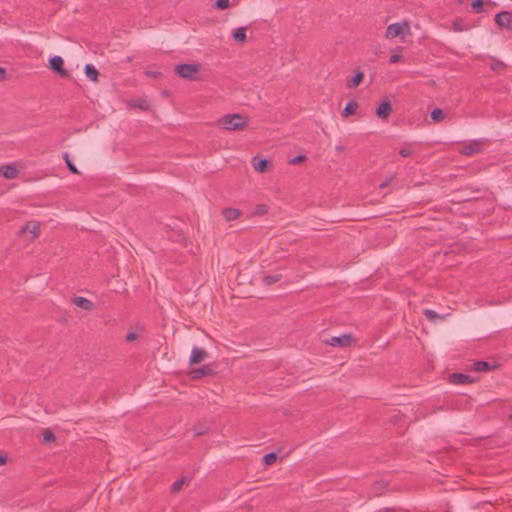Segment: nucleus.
Here are the masks:
<instances>
[{
  "label": "nucleus",
  "mask_w": 512,
  "mask_h": 512,
  "mask_svg": "<svg viewBox=\"0 0 512 512\" xmlns=\"http://www.w3.org/2000/svg\"><path fill=\"white\" fill-rule=\"evenodd\" d=\"M380 512H394V511L391 508H385L384 510H382Z\"/></svg>",
  "instance_id": "79ce46f5"
},
{
  "label": "nucleus",
  "mask_w": 512,
  "mask_h": 512,
  "mask_svg": "<svg viewBox=\"0 0 512 512\" xmlns=\"http://www.w3.org/2000/svg\"><path fill=\"white\" fill-rule=\"evenodd\" d=\"M482 145L479 142H472L462 146L461 153L466 156H471L481 152Z\"/></svg>",
  "instance_id": "4468645a"
},
{
  "label": "nucleus",
  "mask_w": 512,
  "mask_h": 512,
  "mask_svg": "<svg viewBox=\"0 0 512 512\" xmlns=\"http://www.w3.org/2000/svg\"><path fill=\"white\" fill-rule=\"evenodd\" d=\"M214 374V370L210 365H203L200 368H194L189 371V376L192 380L201 379L204 376H211Z\"/></svg>",
  "instance_id": "0eeeda50"
},
{
  "label": "nucleus",
  "mask_w": 512,
  "mask_h": 512,
  "mask_svg": "<svg viewBox=\"0 0 512 512\" xmlns=\"http://www.w3.org/2000/svg\"><path fill=\"white\" fill-rule=\"evenodd\" d=\"M146 106H147V103L145 101H143V103L139 104V107L141 109H146Z\"/></svg>",
  "instance_id": "a19ab883"
},
{
  "label": "nucleus",
  "mask_w": 512,
  "mask_h": 512,
  "mask_svg": "<svg viewBox=\"0 0 512 512\" xmlns=\"http://www.w3.org/2000/svg\"><path fill=\"white\" fill-rule=\"evenodd\" d=\"M410 25L407 21L403 23H393L387 27L385 37L388 39H393L396 37H403L405 35H410Z\"/></svg>",
  "instance_id": "7ed1b4c3"
},
{
  "label": "nucleus",
  "mask_w": 512,
  "mask_h": 512,
  "mask_svg": "<svg viewBox=\"0 0 512 512\" xmlns=\"http://www.w3.org/2000/svg\"><path fill=\"white\" fill-rule=\"evenodd\" d=\"M268 165L269 161L266 159H258L257 157L253 158V167L259 173L265 172Z\"/></svg>",
  "instance_id": "aec40b11"
},
{
  "label": "nucleus",
  "mask_w": 512,
  "mask_h": 512,
  "mask_svg": "<svg viewBox=\"0 0 512 512\" xmlns=\"http://www.w3.org/2000/svg\"><path fill=\"white\" fill-rule=\"evenodd\" d=\"M277 460V454L274 452L268 453L263 457V463L266 466L272 465Z\"/></svg>",
  "instance_id": "a878e982"
},
{
  "label": "nucleus",
  "mask_w": 512,
  "mask_h": 512,
  "mask_svg": "<svg viewBox=\"0 0 512 512\" xmlns=\"http://www.w3.org/2000/svg\"><path fill=\"white\" fill-rule=\"evenodd\" d=\"M223 218L229 222L240 216V211L236 208H224L221 212Z\"/></svg>",
  "instance_id": "a211bd4d"
},
{
  "label": "nucleus",
  "mask_w": 512,
  "mask_h": 512,
  "mask_svg": "<svg viewBox=\"0 0 512 512\" xmlns=\"http://www.w3.org/2000/svg\"><path fill=\"white\" fill-rule=\"evenodd\" d=\"M200 68L201 65L199 63L179 64L175 66L174 71L179 77L183 79L198 81L201 80V78L198 76Z\"/></svg>",
  "instance_id": "f03ea898"
},
{
  "label": "nucleus",
  "mask_w": 512,
  "mask_h": 512,
  "mask_svg": "<svg viewBox=\"0 0 512 512\" xmlns=\"http://www.w3.org/2000/svg\"><path fill=\"white\" fill-rule=\"evenodd\" d=\"M510 419L512 420V412H511V415H510Z\"/></svg>",
  "instance_id": "a18cd8bd"
},
{
  "label": "nucleus",
  "mask_w": 512,
  "mask_h": 512,
  "mask_svg": "<svg viewBox=\"0 0 512 512\" xmlns=\"http://www.w3.org/2000/svg\"><path fill=\"white\" fill-rule=\"evenodd\" d=\"M41 224L38 221H32L27 223L25 226H23L20 229V233L30 232L33 236L32 239H36L38 237L39 231H40Z\"/></svg>",
  "instance_id": "ddd939ff"
},
{
  "label": "nucleus",
  "mask_w": 512,
  "mask_h": 512,
  "mask_svg": "<svg viewBox=\"0 0 512 512\" xmlns=\"http://www.w3.org/2000/svg\"><path fill=\"white\" fill-rule=\"evenodd\" d=\"M184 483H185V478L176 480L171 487V492L178 493L182 489Z\"/></svg>",
  "instance_id": "c85d7f7f"
},
{
  "label": "nucleus",
  "mask_w": 512,
  "mask_h": 512,
  "mask_svg": "<svg viewBox=\"0 0 512 512\" xmlns=\"http://www.w3.org/2000/svg\"><path fill=\"white\" fill-rule=\"evenodd\" d=\"M392 105L390 100L384 99L383 102L376 108L375 114L380 119H387L392 113Z\"/></svg>",
  "instance_id": "9d476101"
},
{
  "label": "nucleus",
  "mask_w": 512,
  "mask_h": 512,
  "mask_svg": "<svg viewBox=\"0 0 512 512\" xmlns=\"http://www.w3.org/2000/svg\"><path fill=\"white\" fill-rule=\"evenodd\" d=\"M218 123L229 131H241L248 125L247 118L241 114H226L218 120Z\"/></svg>",
  "instance_id": "f257e3e1"
},
{
  "label": "nucleus",
  "mask_w": 512,
  "mask_h": 512,
  "mask_svg": "<svg viewBox=\"0 0 512 512\" xmlns=\"http://www.w3.org/2000/svg\"><path fill=\"white\" fill-rule=\"evenodd\" d=\"M358 107L359 105L356 101H349L342 111V116L348 117L350 115H353L357 111Z\"/></svg>",
  "instance_id": "4be33fe9"
},
{
  "label": "nucleus",
  "mask_w": 512,
  "mask_h": 512,
  "mask_svg": "<svg viewBox=\"0 0 512 512\" xmlns=\"http://www.w3.org/2000/svg\"><path fill=\"white\" fill-rule=\"evenodd\" d=\"M146 75L153 77V78H158L161 76V73L157 72V71H147Z\"/></svg>",
  "instance_id": "c9c22d12"
},
{
  "label": "nucleus",
  "mask_w": 512,
  "mask_h": 512,
  "mask_svg": "<svg viewBox=\"0 0 512 512\" xmlns=\"http://www.w3.org/2000/svg\"><path fill=\"white\" fill-rule=\"evenodd\" d=\"M402 50H403V48L401 46H398L394 50L391 51V55H390V59H389L390 63L395 64L401 60Z\"/></svg>",
  "instance_id": "5701e85b"
},
{
  "label": "nucleus",
  "mask_w": 512,
  "mask_h": 512,
  "mask_svg": "<svg viewBox=\"0 0 512 512\" xmlns=\"http://www.w3.org/2000/svg\"><path fill=\"white\" fill-rule=\"evenodd\" d=\"M504 63L501 61H496L494 64L491 65L492 70H499L504 68Z\"/></svg>",
  "instance_id": "f704fd0d"
},
{
  "label": "nucleus",
  "mask_w": 512,
  "mask_h": 512,
  "mask_svg": "<svg viewBox=\"0 0 512 512\" xmlns=\"http://www.w3.org/2000/svg\"><path fill=\"white\" fill-rule=\"evenodd\" d=\"M325 342L333 347H349L353 343V337L351 334H343L340 336H333Z\"/></svg>",
  "instance_id": "20e7f679"
},
{
  "label": "nucleus",
  "mask_w": 512,
  "mask_h": 512,
  "mask_svg": "<svg viewBox=\"0 0 512 512\" xmlns=\"http://www.w3.org/2000/svg\"><path fill=\"white\" fill-rule=\"evenodd\" d=\"M246 30H247L246 27L236 28L232 33V37H233L234 41L237 43H240V44L245 43L247 40Z\"/></svg>",
  "instance_id": "f3484780"
},
{
  "label": "nucleus",
  "mask_w": 512,
  "mask_h": 512,
  "mask_svg": "<svg viewBox=\"0 0 512 512\" xmlns=\"http://www.w3.org/2000/svg\"><path fill=\"white\" fill-rule=\"evenodd\" d=\"M282 279V275L279 273L273 274V275H267L263 277V283L265 285H272Z\"/></svg>",
  "instance_id": "b1692460"
},
{
  "label": "nucleus",
  "mask_w": 512,
  "mask_h": 512,
  "mask_svg": "<svg viewBox=\"0 0 512 512\" xmlns=\"http://www.w3.org/2000/svg\"><path fill=\"white\" fill-rule=\"evenodd\" d=\"M63 158H64L66 165H67L68 169L70 170V172L73 174H79L77 167L70 160L69 154L64 153Z\"/></svg>",
  "instance_id": "393cba45"
},
{
  "label": "nucleus",
  "mask_w": 512,
  "mask_h": 512,
  "mask_svg": "<svg viewBox=\"0 0 512 512\" xmlns=\"http://www.w3.org/2000/svg\"><path fill=\"white\" fill-rule=\"evenodd\" d=\"M363 79L364 73L362 71H357L355 75L347 81L346 86L348 89L356 88L361 84Z\"/></svg>",
  "instance_id": "dca6fc26"
},
{
  "label": "nucleus",
  "mask_w": 512,
  "mask_h": 512,
  "mask_svg": "<svg viewBox=\"0 0 512 512\" xmlns=\"http://www.w3.org/2000/svg\"><path fill=\"white\" fill-rule=\"evenodd\" d=\"M203 434H204V432H203V431H196V432H195V436H200V435H203Z\"/></svg>",
  "instance_id": "37998d69"
},
{
  "label": "nucleus",
  "mask_w": 512,
  "mask_h": 512,
  "mask_svg": "<svg viewBox=\"0 0 512 512\" xmlns=\"http://www.w3.org/2000/svg\"><path fill=\"white\" fill-rule=\"evenodd\" d=\"M7 462V456L0 455V465H4Z\"/></svg>",
  "instance_id": "ea45409f"
},
{
  "label": "nucleus",
  "mask_w": 512,
  "mask_h": 512,
  "mask_svg": "<svg viewBox=\"0 0 512 512\" xmlns=\"http://www.w3.org/2000/svg\"><path fill=\"white\" fill-rule=\"evenodd\" d=\"M452 29L455 32H463L470 29V25L466 23L463 19L458 18L455 19L452 23Z\"/></svg>",
  "instance_id": "6ab92c4d"
},
{
  "label": "nucleus",
  "mask_w": 512,
  "mask_h": 512,
  "mask_svg": "<svg viewBox=\"0 0 512 512\" xmlns=\"http://www.w3.org/2000/svg\"><path fill=\"white\" fill-rule=\"evenodd\" d=\"M71 301L74 305L86 311H91L95 307L92 301L82 296H74Z\"/></svg>",
  "instance_id": "9b49d317"
},
{
  "label": "nucleus",
  "mask_w": 512,
  "mask_h": 512,
  "mask_svg": "<svg viewBox=\"0 0 512 512\" xmlns=\"http://www.w3.org/2000/svg\"><path fill=\"white\" fill-rule=\"evenodd\" d=\"M0 174L4 178L11 180L18 177L19 170L15 166L7 164L0 167Z\"/></svg>",
  "instance_id": "f8f14e48"
},
{
  "label": "nucleus",
  "mask_w": 512,
  "mask_h": 512,
  "mask_svg": "<svg viewBox=\"0 0 512 512\" xmlns=\"http://www.w3.org/2000/svg\"><path fill=\"white\" fill-rule=\"evenodd\" d=\"M208 357V352L204 348L193 347L189 358V364L195 365L204 361Z\"/></svg>",
  "instance_id": "6e6552de"
},
{
  "label": "nucleus",
  "mask_w": 512,
  "mask_h": 512,
  "mask_svg": "<svg viewBox=\"0 0 512 512\" xmlns=\"http://www.w3.org/2000/svg\"><path fill=\"white\" fill-rule=\"evenodd\" d=\"M138 339V334L135 332H128L126 335V341L132 342Z\"/></svg>",
  "instance_id": "72a5a7b5"
},
{
  "label": "nucleus",
  "mask_w": 512,
  "mask_h": 512,
  "mask_svg": "<svg viewBox=\"0 0 512 512\" xmlns=\"http://www.w3.org/2000/svg\"><path fill=\"white\" fill-rule=\"evenodd\" d=\"M375 485H379V486L383 487V484L381 482H375Z\"/></svg>",
  "instance_id": "c03bdc74"
},
{
  "label": "nucleus",
  "mask_w": 512,
  "mask_h": 512,
  "mask_svg": "<svg viewBox=\"0 0 512 512\" xmlns=\"http://www.w3.org/2000/svg\"><path fill=\"white\" fill-rule=\"evenodd\" d=\"M495 23L500 28L512 29V13L509 11H502L495 15Z\"/></svg>",
  "instance_id": "423d86ee"
},
{
  "label": "nucleus",
  "mask_w": 512,
  "mask_h": 512,
  "mask_svg": "<svg viewBox=\"0 0 512 512\" xmlns=\"http://www.w3.org/2000/svg\"><path fill=\"white\" fill-rule=\"evenodd\" d=\"M449 381L452 384L455 385H467L475 382V379H473L470 375L463 374V373H452L449 376Z\"/></svg>",
  "instance_id": "1a4fd4ad"
},
{
  "label": "nucleus",
  "mask_w": 512,
  "mask_h": 512,
  "mask_svg": "<svg viewBox=\"0 0 512 512\" xmlns=\"http://www.w3.org/2000/svg\"><path fill=\"white\" fill-rule=\"evenodd\" d=\"M6 78V70L0 67V81H3Z\"/></svg>",
  "instance_id": "58836bf2"
},
{
  "label": "nucleus",
  "mask_w": 512,
  "mask_h": 512,
  "mask_svg": "<svg viewBox=\"0 0 512 512\" xmlns=\"http://www.w3.org/2000/svg\"><path fill=\"white\" fill-rule=\"evenodd\" d=\"M423 314L426 316V318L430 321H436L437 319L441 318L439 314L431 309H425Z\"/></svg>",
  "instance_id": "cd10ccee"
},
{
  "label": "nucleus",
  "mask_w": 512,
  "mask_h": 512,
  "mask_svg": "<svg viewBox=\"0 0 512 512\" xmlns=\"http://www.w3.org/2000/svg\"><path fill=\"white\" fill-rule=\"evenodd\" d=\"M392 181V178H389V179H386L385 181H383L380 185H379V188L380 189H384L386 187H388V185L390 184V182Z\"/></svg>",
  "instance_id": "4c0bfd02"
},
{
  "label": "nucleus",
  "mask_w": 512,
  "mask_h": 512,
  "mask_svg": "<svg viewBox=\"0 0 512 512\" xmlns=\"http://www.w3.org/2000/svg\"><path fill=\"white\" fill-rule=\"evenodd\" d=\"M306 159L305 155H298L292 159L289 160V164L291 165H297L302 163Z\"/></svg>",
  "instance_id": "473e14b6"
},
{
  "label": "nucleus",
  "mask_w": 512,
  "mask_h": 512,
  "mask_svg": "<svg viewBox=\"0 0 512 512\" xmlns=\"http://www.w3.org/2000/svg\"><path fill=\"white\" fill-rule=\"evenodd\" d=\"M471 7L476 13H481L483 11V1L482 0H474L471 3Z\"/></svg>",
  "instance_id": "7c9ffc66"
},
{
  "label": "nucleus",
  "mask_w": 512,
  "mask_h": 512,
  "mask_svg": "<svg viewBox=\"0 0 512 512\" xmlns=\"http://www.w3.org/2000/svg\"><path fill=\"white\" fill-rule=\"evenodd\" d=\"M444 118V113L441 109L439 108H435L432 112H431V119L434 121V122H440L441 120H443Z\"/></svg>",
  "instance_id": "bb28decb"
},
{
  "label": "nucleus",
  "mask_w": 512,
  "mask_h": 512,
  "mask_svg": "<svg viewBox=\"0 0 512 512\" xmlns=\"http://www.w3.org/2000/svg\"><path fill=\"white\" fill-rule=\"evenodd\" d=\"M472 366V369L476 372H487L493 369H497L499 367V364H490L489 362L486 361H476L473 363Z\"/></svg>",
  "instance_id": "2eb2a0df"
},
{
  "label": "nucleus",
  "mask_w": 512,
  "mask_h": 512,
  "mask_svg": "<svg viewBox=\"0 0 512 512\" xmlns=\"http://www.w3.org/2000/svg\"><path fill=\"white\" fill-rule=\"evenodd\" d=\"M50 69L55 73L59 74L61 77H68L69 73L66 69H64V61L60 56H53L49 59Z\"/></svg>",
  "instance_id": "39448f33"
},
{
  "label": "nucleus",
  "mask_w": 512,
  "mask_h": 512,
  "mask_svg": "<svg viewBox=\"0 0 512 512\" xmlns=\"http://www.w3.org/2000/svg\"><path fill=\"white\" fill-rule=\"evenodd\" d=\"M42 435L44 442H53L56 439L54 433L49 429H45Z\"/></svg>",
  "instance_id": "c756f323"
},
{
  "label": "nucleus",
  "mask_w": 512,
  "mask_h": 512,
  "mask_svg": "<svg viewBox=\"0 0 512 512\" xmlns=\"http://www.w3.org/2000/svg\"><path fill=\"white\" fill-rule=\"evenodd\" d=\"M399 154L402 156V157H408L410 154H411V151L407 148H403L399 151Z\"/></svg>",
  "instance_id": "e433bc0d"
},
{
  "label": "nucleus",
  "mask_w": 512,
  "mask_h": 512,
  "mask_svg": "<svg viewBox=\"0 0 512 512\" xmlns=\"http://www.w3.org/2000/svg\"><path fill=\"white\" fill-rule=\"evenodd\" d=\"M229 0H216L215 6L217 9L224 10L229 7Z\"/></svg>",
  "instance_id": "2f4dec72"
},
{
  "label": "nucleus",
  "mask_w": 512,
  "mask_h": 512,
  "mask_svg": "<svg viewBox=\"0 0 512 512\" xmlns=\"http://www.w3.org/2000/svg\"><path fill=\"white\" fill-rule=\"evenodd\" d=\"M84 73L93 82H96L98 80L99 72L92 64L85 65Z\"/></svg>",
  "instance_id": "412c9836"
}]
</instances>
